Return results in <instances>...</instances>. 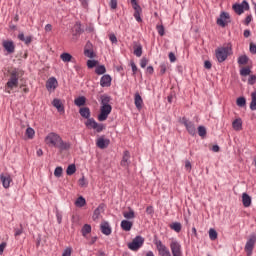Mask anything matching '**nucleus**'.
I'll return each instance as SVG.
<instances>
[{
    "mask_svg": "<svg viewBox=\"0 0 256 256\" xmlns=\"http://www.w3.org/2000/svg\"><path fill=\"white\" fill-rule=\"evenodd\" d=\"M18 39L20 41H23V43H25L26 45H29L33 41V37L25 36V34H23V32L18 34Z\"/></svg>",
    "mask_w": 256,
    "mask_h": 256,
    "instance_id": "obj_25",
    "label": "nucleus"
},
{
    "mask_svg": "<svg viewBox=\"0 0 256 256\" xmlns=\"http://www.w3.org/2000/svg\"><path fill=\"white\" fill-rule=\"evenodd\" d=\"M249 9V3L247 1H243L241 4H234L233 5V10L235 13L238 15H242L244 11H248Z\"/></svg>",
    "mask_w": 256,
    "mask_h": 256,
    "instance_id": "obj_11",
    "label": "nucleus"
},
{
    "mask_svg": "<svg viewBox=\"0 0 256 256\" xmlns=\"http://www.w3.org/2000/svg\"><path fill=\"white\" fill-rule=\"evenodd\" d=\"M109 143H111V140L105 139L103 136L98 138L96 141V145L99 149H107L109 147Z\"/></svg>",
    "mask_w": 256,
    "mask_h": 256,
    "instance_id": "obj_14",
    "label": "nucleus"
},
{
    "mask_svg": "<svg viewBox=\"0 0 256 256\" xmlns=\"http://www.w3.org/2000/svg\"><path fill=\"white\" fill-rule=\"evenodd\" d=\"M123 217L125 219H135V211H133V209L129 208V211L123 212Z\"/></svg>",
    "mask_w": 256,
    "mask_h": 256,
    "instance_id": "obj_33",
    "label": "nucleus"
},
{
    "mask_svg": "<svg viewBox=\"0 0 256 256\" xmlns=\"http://www.w3.org/2000/svg\"><path fill=\"white\" fill-rule=\"evenodd\" d=\"M95 243H97V236L92 237L88 242V245H95Z\"/></svg>",
    "mask_w": 256,
    "mask_h": 256,
    "instance_id": "obj_60",
    "label": "nucleus"
},
{
    "mask_svg": "<svg viewBox=\"0 0 256 256\" xmlns=\"http://www.w3.org/2000/svg\"><path fill=\"white\" fill-rule=\"evenodd\" d=\"M56 218H57V222L59 224H61V222L63 221V215H61V213H56Z\"/></svg>",
    "mask_w": 256,
    "mask_h": 256,
    "instance_id": "obj_59",
    "label": "nucleus"
},
{
    "mask_svg": "<svg viewBox=\"0 0 256 256\" xmlns=\"http://www.w3.org/2000/svg\"><path fill=\"white\" fill-rule=\"evenodd\" d=\"M54 175L59 178L61 175H63V168L61 166H58L54 170Z\"/></svg>",
    "mask_w": 256,
    "mask_h": 256,
    "instance_id": "obj_46",
    "label": "nucleus"
},
{
    "mask_svg": "<svg viewBox=\"0 0 256 256\" xmlns=\"http://www.w3.org/2000/svg\"><path fill=\"white\" fill-rule=\"evenodd\" d=\"M11 181H13V179H11L10 175H6V176L2 175L1 182L4 189H9V187H11Z\"/></svg>",
    "mask_w": 256,
    "mask_h": 256,
    "instance_id": "obj_21",
    "label": "nucleus"
},
{
    "mask_svg": "<svg viewBox=\"0 0 256 256\" xmlns=\"http://www.w3.org/2000/svg\"><path fill=\"white\" fill-rule=\"evenodd\" d=\"M101 232L103 235H111L112 230L111 226L109 225V222H103L100 226Z\"/></svg>",
    "mask_w": 256,
    "mask_h": 256,
    "instance_id": "obj_20",
    "label": "nucleus"
},
{
    "mask_svg": "<svg viewBox=\"0 0 256 256\" xmlns=\"http://www.w3.org/2000/svg\"><path fill=\"white\" fill-rule=\"evenodd\" d=\"M251 103H250V109L251 111H256V90L252 92L251 94Z\"/></svg>",
    "mask_w": 256,
    "mask_h": 256,
    "instance_id": "obj_34",
    "label": "nucleus"
},
{
    "mask_svg": "<svg viewBox=\"0 0 256 256\" xmlns=\"http://www.w3.org/2000/svg\"><path fill=\"white\" fill-rule=\"evenodd\" d=\"M130 2L134 9V19H136L138 23H142L143 19L141 18V13H143V9L141 8L137 0H130Z\"/></svg>",
    "mask_w": 256,
    "mask_h": 256,
    "instance_id": "obj_10",
    "label": "nucleus"
},
{
    "mask_svg": "<svg viewBox=\"0 0 256 256\" xmlns=\"http://www.w3.org/2000/svg\"><path fill=\"white\" fill-rule=\"evenodd\" d=\"M154 245H156V249L160 256H183L181 242L175 239L170 242V250L161 240L155 239Z\"/></svg>",
    "mask_w": 256,
    "mask_h": 256,
    "instance_id": "obj_1",
    "label": "nucleus"
},
{
    "mask_svg": "<svg viewBox=\"0 0 256 256\" xmlns=\"http://www.w3.org/2000/svg\"><path fill=\"white\" fill-rule=\"evenodd\" d=\"M198 135L199 137H205L207 135V128L205 126H199L198 127Z\"/></svg>",
    "mask_w": 256,
    "mask_h": 256,
    "instance_id": "obj_42",
    "label": "nucleus"
},
{
    "mask_svg": "<svg viewBox=\"0 0 256 256\" xmlns=\"http://www.w3.org/2000/svg\"><path fill=\"white\" fill-rule=\"evenodd\" d=\"M75 205L76 207H85V205H87V201L83 196H80L76 199Z\"/></svg>",
    "mask_w": 256,
    "mask_h": 256,
    "instance_id": "obj_32",
    "label": "nucleus"
},
{
    "mask_svg": "<svg viewBox=\"0 0 256 256\" xmlns=\"http://www.w3.org/2000/svg\"><path fill=\"white\" fill-rule=\"evenodd\" d=\"M242 203L244 207H251V196L247 193L242 194Z\"/></svg>",
    "mask_w": 256,
    "mask_h": 256,
    "instance_id": "obj_26",
    "label": "nucleus"
},
{
    "mask_svg": "<svg viewBox=\"0 0 256 256\" xmlns=\"http://www.w3.org/2000/svg\"><path fill=\"white\" fill-rule=\"evenodd\" d=\"M255 243H256V234H251L244 248L248 256L253 255V249H255Z\"/></svg>",
    "mask_w": 256,
    "mask_h": 256,
    "instance_id": "obj_9",
    "label": "nucleus"
},
{
    "mask_svg": "<svg viewBox=\"0 0 256 256\" xmlns=\"http://www.w3.org/2000/svg\"><path fill=\"white\" fill-rule=\"evenodd\" d=\"M71 253H73V248L66 247L62 252V256H71Z\"/></svg>",
    "mask_w": 256,
    "mask_h": 256,
    "instance_id": "obj_47",
    "label": "nucleus"
},
{
    "mask_svg": "<svg viewBox=\"0 0 256 256\" xmlns=\"http://www.w3.org/2000/svg\"><path fill=\"white\" fill-rule=\"evenodd\" d=\"M130 159H131V154L129 153V151H127V150L124 151L120 165L122 167H129V165H131Z\"/></svg>",
    "mask_w": 256,
    "mask_h": 256,
    "instance_id": "obj_16",
    "label": "nucleus"
},
{
    "mask_svg": "<svg viewBox=\"0 0 256 256\" xmlns=\"http://www.w3.org/2000/svg\"><path fill=\"white\" fill-rule=\"evenodd\" d=\"M109 40L111 41L112 44L117 45V36H115V34H110Z\"/></svg>",
    "mask_w": 256,
    "mask_h": 256,
    "instance_id": "obj_51",
    "label": "nucleus"
},
{
    "mask_svg": "<svg viewBox=\"0 0 256 256\" xmlns=\"http://www.w3.org/2000/svg\"><path fill=\"white\" fill-rule=\"evenodd\" d=\"M57 85H59V82H57V78L51 77L46 82V88L48 91H55L57 89Z\"/></svg>",
    "mask_w": 256,
    "mask_h": 256,
    "instance_id": "obj_15",
    "label": "nucleus"
},
{
    "mask_svg": "<svg viewBox=\"0 0 256 256\" xmlns=\"http://www.w3.org/2000/svg\"><path fill=\"white\" fill-rule=\"evenodd\" d=\"M96 75H105L107 73V68H105V65H99L95 69Z\"/></svg>",
    "mask_w": 256,
    "mask_h": 256,
    "instance_id": "obj_35",
    "label": "nucleus"
},
{
    "mask_svg": "<svg viewBox=\"0 0 256 256\" xmlns=\"http://www.w3.org/2000/svg\"><path fill=\"white\" fill-rule=\"evenodd\" d=\"M97 66V60H88L87 61V67L88 69H93V67Z\"/></svg>",
    "mask_w": 256,
    "mask_h": 256,
    "instance_id": "obj_48",
    "label": "nucleus"
},
{
    "mask_svg": "<svg viewBox=\"0 0 256 256\" xmlns=\"http://www.w3.org/2000/svg\"><path fill=\"white\" fill-rule=\"evenodd\" d=\"M181 123L183 126H185L186 131H188L189 135H197V128L195 127V123L193 121H190L189 119L183 117L181 119Z\"/></svg>",
    "mask_w": 256,
    "mask_h": 256,
    "instance_id": "obj_8",
    "label": "nucleus"
},
{
    "mask_svg": "<svg viewBox=\"0 0 256 256\" xmlns=\"http://www.w3.org/2000/svg\"><path fill=\"white\" fill-rule=\"evenodd\" d=\"M232 127L235 131H241L243 129V121L241 118H237L232 122Z\"/></svg>",
    "mask_w": 256,
    "mask_h": 256,
    "instance_id": "obj_24",
    "label": "nucleus"
},
{
    "mask_svg": "<svg viewBox=\"0 0 256 256\" xmlns=\"http://www.w3.org/2000/svg\"><path fill=\"white\" fill-rule=\"evenodd\" d=\"M247 63H249V57L247 55L239 56L238 65H247Z\"/></svg>",
    "mask_w": 256,
    "mask_h": 256,
    "instance_id": "obj_38",
    "label": "nucleus"
},
{
    "mask_svg": "<svg viewBox=\"0 0 256 256\" xmlns=\"http://www.w3.org/2000/svg\"><path fill=\"white\" fill-rule=\"evenodd\" d=\"M134 103L137 109H141V107H143V98H141L139 93L135 94Z\"/></svg>",
    "mask_w": 256,
    "mask_h": 256,
    "instance_id": "obj_27",
    "label": "nucleus"
},
{
    "mask_svg": "<svg viewBox=\"0 0 256 256\" xmlns=\"http://www.w3.org/2000/svg\"><path fill=\"white\" fill-rule=\"evenodd\" d=\"M79 2L81 3L83 9H87L89 7V0H79Z\"/></svg>",
    "mask_w": 256,
    "mask_h": 256,
    "instance_id": "obj_53",
    "label": "nucleus"
},
{
    "mask_svg": "<svg viewBox=\"0 0 256 256\" xmlns=\"http://www.w3.org/2000/svg\"><path fill=\"white\" fill-rule=\"evenodd\" d=\"M209 237H210L211 241H215V239H217V230L211 228L209 230Z\"/></svg>",
    "mask_w": 256,
    "mask_h": 256,
    "instance_id": "obj_44",
    "label": "nucleus"
},
{
    "mask_svg": "<svg viewBox=\"0 0 256 256\" xmlns=\"http://www.w3.org/2000/svg\"><path fill=\"white\" fill-rule=\"evenodd\" d=\"M248 83L249 85H255L256 83V76L255 75H251L248 79Z\"/></svg>",
    "mask_w": 256,
    "mask_h": 256,
    "instance_id": "obj_54",
    "label": "nucleus"
},
{
    "mask_svg": "<svg viewBox=\"0 0 256 256\" xmlns=\"http://www.w3.org/2000/svg\"><path fill=\"white\" fill-rule=\"evenodd\" d=\"M5 247H7V243L6 242H2L0 244V255H3V252L5 251Z\"/></svg>",
    "mask_w": 256,
    "mask_h": 256,
    "instance_id": "obj_56",
    "label": "nucleus"
},
{
    "mask_svg": "<svg viewBox=\"0 0 256 256\" xmlns=\"http://www.w3.org/2000/svg\"><path fill=\"white\" fill-rule=\"evenodd\" d=\"M120 227L123 231H131V229H133V222L129 220H122Z\"/></svg>",
    "mask_w": 256,
    "mask_h": 256,
    "instance_id": "obj_22",
    "label": "nucleus"
},
{
    "mask_svg": "<svg viewBox=\"0 0 256 256\" xmlns=\"http://www.w3.org/2000/svg\"><path fill=\"white\" fill-rule=\"evenodd\" d=\"M170 229H172L173 231H175L176 233H181V223L179 222H174L170 225Z\"/></svg>",
    "mask_w": 256,
    "mask_h": 256,
    "instance_id": "obj_36",
    "label": "nucleus"
},
{
    "mask_svg": "<svg viewBox=\"0 0 256 256\" xmlns=\"http://www.w3.org/2000/svg\"><path fill=\"white\" fill-rule=\"evenodd\" d=\"M52 105L57 109L59 113H65V108L63 107V103H61V100L55 98L52 102Z\"/></svg>",
    "mask_w": 256,
    "mask_h": 256,
    "instance_id": "obj_23",
    "label": "nucleus"
},
{
    "mask_svg": "<svg viewBox=\"0 0 256 256\" xmlns=\"http://www.w3.org/2000/svg\"><path fill=\"white\" fill-rule=\"evenodd\" d=\"M231 48L227 47H221L216 49V59L218 63H223L227 60V57H229V51Z\"/></svg>",
    "mask_w": 256,
    "mask_h": 256,
    "instance_id": "obj_6",
    "label": "nucleus"
},
{
    "mask_svg": "<svg viewBox=\"0 0 256 256\" xmlns=\"http://www.w3.org/2000/svg\"><path fill=\"white\" fill-rule=\"evenodd\" d=\"M82 237H85L87 239V235L91 233V225L85 224L81 229Z\"/></svg>",
    "mask_w": 256,
    "mask_h": 256,
    "instance_id": "obj_31",
    "label": "nucleus"
},
{
    "mask_svg": "<svg viewBox=\"0 0 256 256\" xmlns=\"http://www.w3.org/2000/svg\"><path fill=\"white\" fill-rule=\"evenodd\" d=\"M250 53H253V54L256 53V45L255 44H250Z\"/></svg>",
    "mask_w": 256,
    "mask_h": 256,
    "instance_id": "obj_64",
    "label": "nucleus"
},
{
    "mask_svg": "<svg viewBox=\"0 0 256 256\" xmlns=\"http://www.w3.org/2000/svg\"><path fill=\"white\" fill-rule=\"evenodd\" d=\"M2 47H4L5 51L9 55L15 53V43L13 42V40H4L2 42Z\"/></svg>",
    "mask_w": 256,
    "mask_h": 256,
    "instance_id": "obj_12",
    "label": "nucleus"
},
{
    "mask_svg": "<svg viewBox=\"0 0 256 256\" xmlns=\"http://www.w3.org/2000/svg\"><path fill=\"white\" fill-rule=\"evenodd\" d=\"M48 147H55L59 151H69L71 149V143L63 141V138L55 132H50L44 139Z\"/></svg>",
    "mask_w": 256,
    "mask_h": 256,
    "instance_id": "obj_2",
    "label": "nucleus"
},
{
    "mask_svg": "<svg viewBox=\"0 0 256 256\" xmlns=\"http://www.w3.org/2000/svg\"><path fill=\"white\" fill-rule=\"evenodd\" d=\"M84 55L85 57H88L89 59H93L95 57V52L89 48L84 49Z\"/></svg>",
    "mask_w": 256,
    "mask_h": 256,
    "instance_id": "obj_40",
    "label": "nucleus"
},
{
    "mask_svg": "<svg viewBox=\"0 0 256 256\" xmlns=\"http://www.w3.org/2000/svg\"><path fill=\"white\" fill-rule=\"evenodd\" d=\"M168 57L170 59V63H175V61H177V57H175V53H173V52H170L168 54Z\"/></svg>",
    "mask_w": 256,
    "mask_h": 256,
    "instance_id": "obj_50",
    "label": "nucleus"
},
{
    "mask_svg": "<svg viewBox=\"0 0 256 256\" xmlns=\"http://www.w3.org/2000/svg\"><path fill=\"white\" fill-rule=\"evenodd\" d=\"M240 75L242 77H247V75H251V69L250 68H247V67H244L240 70Z\"/></svg>",
    "mask_w": 256,
    "mask_h": 256,
    "instance_id": "obj_43",
    "label": "nucleus"
},
{
    "mask_svg": "<svg viewBox=\"0 0 256 256\" xmlns=\"http://www.w3.org/2000/svg\"><path fill=\"white\" fill-rule=\"evenodd\" d=\"M236 104L238 107H245V105H247V99H245V97H239L236 100Z\"/></svg>",
    "mask_w": 256,
    "mask_h": 256,
    "instance_id": "obj_39",
    "label": "nucleus"
},
{
    "mask_svg": "<svg viewBox=\"0 0 256 256\" xmlns=\"http://www.w3.org/2000/svg\"><path fill=\"white\" fill-rule=\"evenodd\" d=\"M134 55L136 57H141V55H143V46L141 44L134 45Z\"/></svg>",
    "mask_w": 256,
    "mask_h": 256,
    "instance_id": "obj_30",
    "label": "nucleus"
},
{
    "mask_svg": "<svg viewBox=\"0 0 256 256\" xmlns=\"http://www.w3.org/2000/svg\"><path fill=\"white\" fill-rule=\"evenodd\" d=\"M229 13L227 12H222L220 14V17L217 19V25H219L220 27H227V24L229 23Z\"/></svg>",
    "mask_w": 256,
    "mask_h": 256,
    "instance_id": "obj_13",
    "label": "nucleus"
},
{
    "mask_svg": "<svg viewBox=\"0 0 256 256\" xmlns=\"http://www.w3.org/2000/svg\"><path fill=\"white\" fill-rule=\"evenodd\" d=\"M60 59L63 61V63H71V61H73V56L67 52H64L60 55Z\"/></svg>",
    "mask_w": 256,
    "mask_h": 256,
    "instance_id": "obj_28",
    "label": "nucleus"
},
{
    "mask_svg": "<svg viewBox=\"0 0 256 256\" xmlns=\"http://www.w3.org/2000/svg\"><path fill=\"white\" fill-rule=\"evenodd\" d=\"M149 63V60L146 57H143L140 61V67L142 69H145L147 67V64Z\"/></svg>",
    "mask_w": 256,
    "mask_h": 256,
    "instance_id": "obj_49",
    "label": "nucleus"
},
{
    "mask_svg": "<svg viewBox=\"0 0 256 256\" xmlns=\"http://www.w3.org/2000/svg\"><path fill=\"white\" fill-rule=\"evenodd\" d=\"M219 145H213L212 148H211V151H213V153H219Z\"/></svg>",
    "mask_w": 256,
    "mask_h": 256,
    "instance_id": "obj_63",
    "label": "nucleus"
},
{
    "mask_svg": "<svg viewBox=\"0 0 256 256\" xmlns=\"http://www.w3.org/2000/svg\"><path fill=\"white\" fill-rule=\"evenodd\" d=\"M185 169L186 171H191V162L189 160L185 162Z\"/></svg>",
    "mask_w": 256,
    "mask_h": 256,
    "instance_id": "obj_62",
    "label": "nucleus"
},
{
    "mask_svg": "<svg viewBox=\"0 0 256 256\" xmlns=\"http://www.w3.org/2000/svg\"><path fill=\"white\" fill-rule=\"evenodd\" d=\"M77 171V167L75 164H70L66 169V174L71 176L74 175V173Z\"/></svg>",
    "mask_w": 256,
    "mask_h": 256,
    "instance_id": "obj_37",
    "label": "nucleus"
},
{
    "mask_svg": "<svg viewBox=\"0 0 256 256\" xmlns=\"http://www.w3.org/2000/svg\"><path fill=\"white\" fill-rule=\"evenodd\" d=\"M100 114L98 115V121H107L113 107L111 106V96L104 94L100 96Z\"/></svg>",
    "mask_w": 256,
    "mask_h": 256,
    "instance_id": "obj_4",
    "label": "nucleus"
},
{
    "mask_svg": "<svg viewBox=\"0 0 256 256\" xmlns=\"http://www.w3.org/2000/svg\"><path fill=\"white\" fill-rule=\"evenodd\" d=\"M130 65L132 68L133 75H135L138 71L137 65L135 64V62H131Z\"/></svg>",
    "mask_w": 256,
    "mask_h": 256,
    "instance_id": "obj_55",
    "label": "nucleus"
},
{
    "mask_svg": "<svg viewBox=\"0 0 256 256\" xmlns=\"http://www.w3.org/2000/svg\"><path fill=\"white\" fill-rule=\"evenodd\" d=\"M143 243H145V239L142 236H136L132 242L128 244V249H130V251H139V249L143 247Z\"/></svg>",
    "mask_w": 256,
    "mask_h": 256,
    "instance_id": "obj_7",
    "label": "nucleus"
},
{
    "mask_svg": "<svg viewBox=\"0 0 256 256\" xmlns=\"http://www.w3.org/2000/svg\"><path fill=\"white\" fill-rule=\"evenodd\" d=\"M111 81H113L111 75L105 74L100 79V85L101 87H111Z\"/></svg>",
    "mask_w": 256,
    "mask_h": 256,
    "instance_id": "obj_17",
    "label": "nucleus"
},
{
    "mask_svg": "<svg viewBox=\"0 0 256 256\" xmlns=\"http://www.w3.org/2000/svg\"><path fill=\"white\" fill-rule=\"evenodd\" d=\"M156 30L158 31L160 37H163L165 35V27L163 25H157Z\"/></svg>",
    "mask_w": 256,
    "mask_h": 256,
    "instance_id": "obj_45",
    "label": "nucleus"
},
{
    "mask_svg": "<svg viewBox=\"0 0 256 256\" xmlns=\"http://www.w3.org/2000/svg\"><path fill=\"white\" fill-rule=\"evenodd\" d=\"M103 211H105V208L103 206V204H100L93 213L92 219L93 221H97L98 219L101 218V213H103Z\"/></svg>",
    "mask_w": 256,
    "mask_h": 256,
    "instance_id": "obj_18",
    "label": "nucleus"
},
{
    "mask_svg": "<svg viewBox=\"0 0 256 256\" xmlns=\"http://www.w3.org/2000/svg\"><path fill=\"white\" fill-rule=\"evenodd\" d=\"M111 9H117V0H110Z\"/></svg>",
    "mask_w": 256,
    "mask_h": 256,
    "instance_id": "obj_58",
    "label": "nucleus"
},
{
    "mask_svg": "<svg viewBox=\"0 0 256 256\" xmlns=\"http://www.w3.org/2000/svg\"><path fill=\"white\" fill-rule=\"evenodd\" d=\"M85 103H87V98H85V96H79L78 98H76L74 100V104L77 107H83V105H85Z\"/></svg>",
    "mask_w": 256,
    "mask_h": 256,
    "instance_id": "obj_29",
    "label": "nucleus"
},
{
    "mask_svg": "<svg viewBox=\"0 0 256 256\" xmlns=\"http://www.w3.org/2000/svg\"><path fill=\"white\" fill-rule=\"evenodd\" d=\"M79 114L81 115V117H83V119H87V121L91 119V110L89 109V107L80 108Z\"/></svg>",
    "mask_w": 256,
    "mask_h": 256,
    "instance_id": "obj_19",
    "label": "nucleus"
},
{
    "mask_svg": "<svg viewBox=\"0 0 256 256\" xmlns=\"http://www.w3.org/2000/svg\"><path fill=\"white\" fill-rule=\"evenodd\" d=\"M166 72H167V65L161 64L160 65V75H165Z\"/></svg>",
    "mask_w": 256,
    "mask_h": 256,
    "instance_id": "obj_52",
    "label": "nucleus"
},
{
    "mask_svg": "<svg viewBox=\"0 0 256 256\" xmlns=\"http://www.w3.org/2000/svg\"><path fill=\"white\" fill-rule=\"evenodd\" d=\"M26 137H28V139H33V137H35V130L31 127H28L26 129Z\"/></svg>",
    "mask_w": 256,
    "mask_h": 256,
    "instance_id": "obj_41",
    "label": "nucleus"
},
{
    "mask_svg": "<svg viewBox=\"0 0 256 256\" xmlns=\"http://www.w3.org/2000/svg\"><path fill=\"white\" fill-rule=\"evenodd\" d=\"M25 75V72L19 68H13L8 71V81L5 85L6 93H11L14 89L19 87V79Z\"/></svg>",
    "mask_w": 256,
    "mask_h": 256,
    "instance_id": "obj_3",
    "label": "nucleus"
},
{
    "mask_svg": "<svg viewBox=\"0 0 256 256\" xmlns=\"http://www.w3.org/2000/svg\"><path fill=\"white\" fill-rule=\"evenodd\" d=\"M85 126L87 127V129H94L96 133H101L102 131H105L107 127L103 123H97V121H95V118L88 119L85 122Z\"/></svg>",
    "mask_w": 256,
    "mask_h": 256,
    "instance_id": "obj_5",
    "label": "nucleus"
},
{
    "mask_svg": "<svg viewBox=\"0 0 256 256\" xmlns=\"http://www.w3.org/2000/svg\"><path fill=\"white\" fill-rule=\"evenodd\" d=\"M79 185L80 187H85L87 183L85 182V176L79 179Z\"/></svg>",
    "mask_w": 256,
    "mask_h": 256,
    "instance_id": "obj_57",
    "label": "nucleus"
},
{
    "mask_svg": "<svg viewBox=\"0 0 256 256\" xmlns=\"http://www.w3.org/2000/svg\"><path fill=\"white\" fill-rule=\"evenodd\" d=\"M204 67H205V69H211V67H212L211 61L206 60L204 62Z\"/></svg>",
    "mask_w": 256,
    "mask_h": 256,
    "instance_id": "obj_61",
    "label": "nucleus"
}]
</instances>
